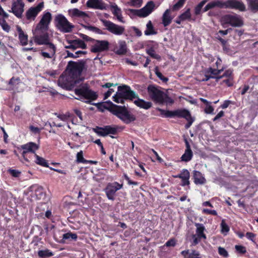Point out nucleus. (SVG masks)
I'll use <instances>...</instances> for the list:
<instances>
[{
  "label": "nucleus",
  "instance_id": "nucleus-1",
  "mask_svg": "<svg viewBox=\"0 0 258 258\" xmlns=\"http://www.w3.org/2000/svg\"><path fill=\"white\" fill-rule=\"evenodd\" d=\"M75 93L78 96L76 99L80 100L88 104L96 106L98 108L102 106L105 109L108 110L113 114L116 116L125 124H129L136 120L135 115L131 113L125 106H119L113 104L111 101H107L106 103L109 105L107 107L101 103H91V102L98 98L97 92L91 90L90 86L87 84H83L79 87L75 89Z\"/></svg>",
  "mask_w": 258,
  "mask_h": 258
},
{
  "label": "nucleus",
  "instance_id": "nucleus-2",
  "mask_svg": "<svg viewBox=\"0 0 258 258\" xmlns=\"http://www.w3.org/2000/svg\"><path fill=\"white\" fill-rule=\"evenodd\" d=\"M86 64V61L82 59L78 61L71 60L68 62L67 70L69 76L62 82V85L68 90H72L75 86L79 84L82 79L78 78L81 75Z\"/></svg>",
  "mask_w": 258,
  "mask_h": 258
},
{
  "label": "nucleus",
  "instance_id": "nucleus-3",
  "mask_svg": "<svg viewBox=\"0 0 258 258\" xmlns=\"http://www.w3.org/2000/svg\"><path fill=\"white\" fill-rule=\"evenodd\" d=\"M157 110L160 112V115L165 117H175L184 118L187 122L185 125V128L188 129L192 125L195 120V118L191 116L189 110L185 108L177 109L173 111L165 110L160 108H157Z\"/></svg>",
  "mask_w": 258,
  "mask_h": 258
},
{
  "label": "nucleus",
  "instance_id": "nucleus-4",
  "mask_svg": "<svg viewBox=\"0 0 258 258\" xmlns=\"http://www.w3.org/2000/svg\"><path fill=\"white\" fill-rule=\"evenodd\" d=\"M147 92L150 98L159 104H173L174 100L169 95L160 90L159 87L154 85H149L147 87Z\"/></svg>",
  "mask_w": 258,
  "mask_h": 258
},
{
  "label": "nucleus",
  "instance_id": "nucleus-5",
  "mask_svg": "<svg viewBox=\"0 0 258 258\" xmlns=\"http://www.w3.org/2000/svg\"><path fill=\"white\" fill-rule=\"evenodd\" d=\"M136 98H138V94L132 90L130 86L123 85L118 87V91L113 96V100L116 103L123 104L125 100H133Z\"/></svg>",
  "mask_w": 258,
  "mask_h": 258
},
{
  "label": "nucleus",
  "instance_id": "nucleus-6",
  "mask_svg": "<svg viewBox=\"0 0 258 258\" xmlns=\"http://www.w3.org/2000/svg\"><path fill=\"white\" fill-rule=\"evenodd\" d=\"M54 23L58 29L63 33L71 32L74 28V26L62 14H58L55 17Z\"/></svg>",
  "mask_w": 258,
  "mask_h": 258
},
{
  "label": "nucleus",
  "instance_id": "nucleus-7",
  "mask_svg": "<svg viewBox=\"0 0 258 258\" xmlns=\"http://www.w3.org/2000/svg\"><path fill=\"white\" fill-rule=\"evenodd\" d=\"M221 22L222 25L229 24L232 27H241L243 25V21L241 17L236 14H227L221 18Z\"/></svg>",
  "mask_w": 258,
  "mask_h": 258
},
{
  "label": "nucleus",
  "instance_id": "nucleus-8",
  "mask_svg": "<svg viewBox=\"0 0 258 258\" xmlns=\"http://www.w3.org/2000/svg\"><path fill=\"white\" fill-rule=\"evenodd\" d=\"M155 4L153 1H150L143 8L140 10L128 9L127 11L133 16H137L139 17H146L149 16L154 10Z\"/></svg>",
  "mask_w": 258,
  "mask_h": 258
},
{
  "label": "nucleus",
  "instance_id": "nucleus-9",
  "mask_svg": "<svg viewBox=\"0 0 258 258\" xmlns=\"http://www.w3.org/2000/svg\"><path fill=\"white\" fill-rule=\"evenodd\" d=\"M195 225L196 227V234L191 236L192 241L191 245H197L202 239H207V236L205 233L206 228L204 225L202 223H195Z\"/></svg>",
  "mask_w": 258,
  "mask_h": 258
},
{
  "label": "nucleus",
  "instance_id": "nucleus-10",
  "mask_svg": "<svg viewBox=\"0 0 258 258\" xmlns=\"http://www.w3.org/2000/svg\"><path fill=\"white\" fill-rule=\"evenodd\" d=\"M101 21L106 29L109 32L114 35H121L123 34L125 31L124 26L117 25L109 20L101 19Z\"/></svg>",
  "mask_w": 258,
  "mask_h": 258
},
{
  "label": "nucleus",
  "instance_id": "nucleus-11",
  "mask_svg": "<svg viewBox=\"0 0 258 258\" xmlns=\"http://www.w3.org/2000/svg\"><path fill=\"white\" fill-rule=\"evenodd\" d=\"M122 187L123 184H120L117 181L108 183L104 188V191L108 199L114 201L115 200L116 192L122 188Z\"/></svg>",
  "mask_w": 258,
  "mask_h": 258
},
{
  "label": "nucleus",
  "instance_id": "nucleus-12",
  "mask_svg": "<svg viewBox=\"0 0 258 258\" xmlns=\"http://www.w3.org/2000/svg\"><path fill=\"white\" fill-rule=\"evenodd\" d=\"M93 131L98 136L106 137L108 135H116L118 133L117 127L115 126L105 125L103 127L96 126L93 128Z\"/></svg>",
  "mask_w": 258,
  "mask_h": 258
},
{
  "label": "nucleus",
  "instance_id": "nucleus-13",
  "mask_svg": "<svg viewBox=\"0 0 258 258\" xmlns=\"http://www.w3.org/2000/svg\"><path fill=\"white\" fill-rule=\"evenodd\" d=\"M24 6L25 4L22 0H13L12 8L8 12L13 13L17 18L21 19L24 11Z\"/></svg>",
  "mask_w": 258,
  "mask_h": 258
},
{
  "label": "nucleus",
  "instance_id": "nucleus-14",
  "mask_svg": "<svg viewBox=\"0 0 258 258\" xmlns=\"http://www.w3.org/2000/svg\"><path fill=\"white\" fill-rule=\"evenodd\" d=\"M51 20V14L49 12H44L39 22L37 24L36 26V31H48L49 29V25L50 24Z\"/></svg>",
  "mask_w": 258,
  "mask_h": 258
},
{
  "label": "nucleus",
  "instance_id": "nucleus-15",
  "mask_svg": "<svg viewBox=\"0 0 258 258\" xmlns=\"http://www.w3.org/2000/svg\"><path fill=\"white\" fill-rule=\"evenodd\" d=\"M34 40L38 45H44L48 43L49 41V34L47 31L38 30L35 28L34 32Z\"/></svg>",
  "mask_w": 258,
  "mask_h": 258
},
{
  "label": "nucleus",
  "instance_id": "nucleus-16",
  "mask_svg": "<svg viewBox=\"0 0 258 258\" xmlns=\"http://www.w3.org/2000/svg\"><path fill=\"white\" fill-rule=\"evenodd\" d=\"M44 7L43 3H40L36 7L30 8L25 13L26 19L29 22L34 21L38 14L40 12Z\"/></svg>",
  "mask_w": 258,
  "mask_h": 258
},
{
  "label": "nucleus",
  "instance_id": "nucleus-17",
  "mask_svg": "<svg viewBox=\"0 0 258 258\" xmlns=\"http://www.w3.org/2000/svg\"><path fill=\"white\" fill-rule=\"evenodd\" d=\"M95 43L91 46V51L98 53L107 51L109 48V43L107 40H95Z\"/></svg>",
  "mask_w": 258,
  "mask_h": 258
},
{
  "label": "nucleus",
  "instance_id": "nucleus-18",
  "mask_svg": "<svg viewBox=\"0 0 258 258\" xmlns=\"http://www.w3.org/2000/svg\"><path fill=\"white\" fill-rule=\"evenodd\" d=\"M39 148V145L33 142H29L21 146L20 153L21 155L27 156L26 154L36 153V151Z\"/></svg>",
  "mask_w": 258,
  "mask_h": 258
},
{
  "label": "nucleus",
  "instance_id": "nucleus-19",
  "mask_svg": "<svg viewBox=\"0 0 258 258\" xmlns=\"http://www.w3.org/2000/svg\"><path fill=\"white\" fill-rule=\"evenodd\" d=\"M223 8L234 9L241 12L245 11V6L241 1L228 0L223 2Z\"/></svg>",
  "mask_w": 258,
  "mask_h": 258
},
{
  "label": "nucleus",
  "instance_id": "nucleus-20",
  "mask_svg": "<svg viewBox=\"0 0 258 258\" xmlns=\"http://www.w3.org/2000/svg\"><path fill=\"white\" fill-rule=\"evenodd\" d=\"M23 84L19 77H13L8 82V90L13 91L17 92H20L22 89H20V87Z\"/></svg>",
  "mask_w": 258,
  "mask_h": 258
},
{
  "label": "nucleus",
  "instance_id": "nucleus-21",
  "mask_svg": "<svg viewBox=\"0 0 258 258\" xmlns=\"http://www.w3.org/2000/svg\"><path fill=\"white\" fill-rule=\"evenodd\" d=\"M86 6L94 9L105 10L107 9V5L102 0H88Z\"/></svg>",
  "mask_w": 258,
  "mask_h": 258
},
{
  "label": "nucleus",
  "instance_id": "nucleus-22",
  "mask_svg": "<svg viewBox=\"0 0 258 258\" xmlns=\"http://www.w3.org/2000/svg\"><path fill=\"white\" fill-rule=\"evenodd\" d=\"M173 177L181 179L180 185L182 186L189 185L190 184V173L188 170L186 169H182L179 174L174 175Z\"/></svg>",
  "mask_w": 258,
  "mask_h": 258
},
{
  "label": "nucleus",
  "instance_id": "nucleus-23",
  "mask_svg": "<svg viewBox=\"0 0 258 258\" xmlns=\"http://www.w3.org/2000/svg\"><path fill=\"white\" fill-rule=\"evenodd\" d=\"M184 142L185 145V150L184 154L181 156V161L184 162H188L190 161L193 157V152L190 148V144L186 138L184 139Z\"/></svg>",
  "mask_w": 258,
  "mask_h": 258
},
{
  "label": "nucleus",
  "instance_id": "nucleus-24",
  "mask_svg": "<svg viewBox=\"0 0 258 258\" xmlns=\"http://www.w3.org/2000/svg\"><path fill=\"white\" fill-rule=\"evenodd\" d=\"M180 254L184 258H202L200 252L195 249H186L182 250Z\"/></svg>",
  "mask_w": 258,
  "mask_h": 258
},
{
  "label": "nucleus",
  "instance_id": "nucleus-25",
  "mask_svg": "<svg viewBox=\"0 0 258 258\" xmlns=\"http://www.w3.org/2000/svg\"><path fill=\"white\" fill-rule=\"evenodd\" d=\"M110 8L113 15L117 18V19L120 22L124 23L121 9L119 8L115 3L110 6Z\"/></svg>",
  "mask_w": 258,
  "mask_h": 258
},
{
  "label": "nucleus",
  "instance_id": "nucleus-26",
  "mask_svg": "<svg viewBox=\"0 0 258 258\" xmlns=\"http://www.w3.org/2000/svg\"><path fill=\"white\" fill-rule=\"evenodd\" d=\"M193 179L194 183L197 184H204L206 183V180L202 173L197 170L193 172Z\"/></svg>",
  "mask_w": 258,
  "mask_h": 258
},
{
  "label": "nucleus",
  "instance_id": "nucleus-27",
  "mask_svg": "<svg viewBox=\"0 0 258 258\" xmlns=\"http://www.w3.org/2000/svg\"><path fill=\"white\" fill-rule=\"evenodd\" d=\"M137 99L134 101V103L138 107L143 108L144 109H149L152 106V103L150 101H146L145 100L140 99L138 96Z\"/></svg>",
  "mask_w": 258,
  "mask_h": 258
},
{
  "label": "nucleus",
  "instance_id": "nucleus-28",
  "mask_svg": "<svg viewBox=\"0 0 258 258\" xmlns=\"http://www.w3.org/2000/svg\"><path fill=\"white\" fill-rule=\"evenodd\" d=\"M171 10H165L162 17V24L164 27L168 26L172 22L173 17L171 16Z\"/></svg>",
  "mask_w": 258,
  "mask_h": 258
},
{
  "label": "nucleus",
  "instance_id": "nucleus-29",
  "mask_svg": "<svg viewBox=\"0 0 258 258\" xmlns=\"http://www.w3.org/2000/svg\"><path fill=\"white\" fill-rule=\"evenodd\" d=\"M16 29L20 44L22 46L26 45L28 44V35L24 33L20 26H17Z\"/></svg>",
  "mask_w": 258,
  "mask_h": 258
},
{
  "label": "nucleus",
  "instance_id": "nucleus-30",
  "mask_svg": "<svg viewBox=\"0 0 258 258\" xmlns=\"http://www.w3.org/2000/svg\"><path fill=\"white\" fill-rule=\"evenodd\" d=\"M224 68L221 69H218L210 67L206 70L208 72V74H210V76L214 77L213 79H215L216 81L218 82L220 80V79H218L220 76V74L224 71Z\"/></svg>",
  "mask_w": 258,
  "mask_h": 258
},
{
  "label": "nucleus",
  "instance_id": "nucleus-31",
  "mask_svg": "<svg viewBox=\"0 0 258 258\" xmlns=\"http://www.w3.org/2000/svg\"><path fill=\"white\" fill-rule=\"evenodd\" d=\"M68 43H72L73 45L75 47V49L78 48L82 49H86L87 45L84 41L80 39H76L74 40H67Z\"/></svg>",
  "mask_w": 258,
  "mask_h": 258
},
{
  "label": "nucleus",
  "instance_id": "nucleus-32",
  "mask_svg": "<svg viewBox=\"0 0 258 258\" xmlns=\"http://www.w3.org/2000/svg\"><path fill=\"white\" fill-rule=\"evenodd\" d=\"M144 33L145 35L147 36L156 35L157 34V31L155 29L151 21H149L147 23L146 29L144 31Z\"/></svg>",
  "mask_w": 258,
  "mask_h": 258
},
{
  "label": "nucleus",
  "instance_id": "nucleus-33",
  "mask_svg": "<svg viewBox=\"0 0 258 258\" xmlns=\"http://www.w3.org/2000/svg\"><path fill=\"white\" fill-rule=\"evenodd\" d=\"M200 100L206 105V107L204 109V111L206 113H207V114L213 113L214 108L211 105V102L208 101L207 100L204 99L203 98H200Z\"/></svg>",
  "mask_w": 258,
  "mask_h": 258
},
{
  "label": "nucleus",
  "instance_id": "nucleus-34",
  "mask_svg": "<svg viewBox=\"0 0 258 258\" xmlns=\"http://www.w3.org/2000/svg\"><path fill=\"white\" fill-rule=\"evenodd\" d=\"M71 15L72 17L84 18L88 17V15L84 12L81 11L77 8L72 10Z\"/></svg>",
  "mask_w": 258,
  "mask_h": 258
},
{
  "label": "nucleus",
  "instance_id": "nucleus-35",
  "mask_svg": "<svg viewBox=\"0 0 258 258\" xmlns=\"http://www.w3.org/2000/svg\"><path fill=\"white\" fill-rule=\"evenodd\" d=\"M248 7L252 13L258 12V0H248Z\"/></svg>",
  "mask_w": 258,
  "mask_h": 258
},
{
  "label": "nucleus",
  "instance_id": "nucleus-36",
  "mask_svg": "<svg viewBox=\"0 0 258 258\" xmlns=\"http://www.w3.org/2000/svg\"><path fill=\"white\" fill-rule=\"evenodd\" d=\"M34 162L36 163L37 164L42 166L45 167H49L48 163L47 161L43 158L40 157L38 155H36V158L34 160Z\"/></svg>",
  "mask_w": 258,
  "mask_h": 258
},
{
  "label": "nucleus",
  "instance_id": "nucleus-37",
  "mask_svg": "<svg viewBox=\"0 0 258 258\" xmlns=\"http://www.w3.org/2000/svg\"><path fill=\"white\" fill-rule=\"evenodd\" d=\"M38 255L41 258L49 257L53 255V252L48 249L40 250L38 252Z\"/></svg>",
  "mask_w": 258,
  "mask_h": 258
},
{
  "label": "nucleus",
  "instance_id": "nucleus-38",
  "mask_svg": "<svg viewBox=\"0 0 258 258\" xmlns=\"http://www.w3.org/2000/svg\"><path fill=\"white\" fill-rule=\"evenodd\" d=\"M209 9H212L215 7H218L219 8H223V2L221 1H215L210 2L207 4Z\"/></svg>",
  "mask_w": 258,
  "mask_h": 258
},
{
  "label": "nucleus",
  "instance_id": "nucleus-39",
  "mask_svg": "<svg viewBox=\"0 0 258 258\" xmlns=\"http://www.w3.org/2000/svg\"><path fill=\"white\" fill-rule=\"evenodd\" d=\"M146 52L153 58L156 59L157 60H160L161 59V56L155 53L154 48L153 47H151L146 50Z\"/></svg>",
  "mask_w": 258,
  "mask_h": 258
},
{
  "label": "nucleus",
  "instance_id": "nucleus-40",
  "mask_svg": "<svg viewBox=\"0 0 258 258\" xmlns=\"http://www.w3.org/2000/svg\"><path fill=\"white\" fill-rule=\"evenodd\" d=\"M126 52V45L124 41H122L119 44V48L116 51V53L119 55L125 54Z\"/></svg>",
  "mask_w": 258,
  "mask_h": 258
},
{
  "label": "nucleus",
  "instance_id": "nucleus-41",
  "mask_svg": "<svg viewBox=\"0 0 258 258\" xmlns=\"http://www.w3.org/2000/svg\"><path fill=\"white\" fill-rule=\"evenodd\" d=\"M36 153H31V154H26V155L27 157H26V156L21 155L22 157H23L24 161L28 163H31L32 161H34L35 160L36 156Z\"/></svg>",
  "mask_w": 258,
  "mask_h": 258
},
{
  "label": "nucleus",
  "instance_id": "nucleus-42",
  "mask_svg": "<svg viewBox=\"0 0 258 258\" xmlns=\"http://www.w3.org/2000/svg\"><path fill=\"white\" fill-rule=\"evenodd\" d=\"M35 187L36 188L35 189V195L36 196V199L40 200L43 196H44L43 191V188L39 186H36Z\"/></svg>",
  "mask_w": 258,
  "mask_h": 258
},
{
  "label": "nucleus",
  "instance_id": "nucleus-43",
  "mask_svg": "<svg viewBox=\"0 0 258 258\" xmlns=\"http://www.w3.org/2000/svg\"><path fill=\"white\" fill-rule=\"evenodd\" d=\"M224 77H226L227 78H230L231 77L234 78L233 69H229L226 70L222 75H220L218 79H220V80Z\"/></svg>",
  "mask_w": 258,
  "mask_h": 258
},
{
  "label": "nucleus",
  "instance_id": "nucleus-44",
  "mask_svg": "<svg viewBox=\"0 0 258 258\" xmlns=\"http://www.w3.org/2000/svg\"><path fill=\"white\" fill-rule=\"evenodd\" d=\"M186 0H179L176 4H175L172 8V11H176L181 9L184 5Z\"/></svg>",
  "mask_w": 258,
  "mask_h": 258
},
{
  "label": "nucleus",
  "instance_id": "nucleus-45",
  "mask_svg": "<svg viewBox=\"0 0 258 258\" xmlns=\"http://www.w3.org/2000/svg\"><path fill=\"white\" fill-rule=\"evenodd\" d=\"M207 0H203L195 8V13L196 15L200 14L203 6L205 5Z\"/></svg>",
  "mask_w": 258,
  "mask_h": 258
},
{
  "label": "nucleus",
  "instance_id": "nucleus-46",
  "mask_svg": "<svg viewBox=\"0 0 258 258\" xmlns=\"http://www.w3.org/2000/svg\"><path fill=\"white\" fill-rule=\"evenodd\" d=\"M84 27L87 30L92 31L96 34H104L103 33V32L101 29H99L98 28H97L96 27L91 26V25L85 26Z\"/></svg>",
  "mask_w": 258,
  "mask_h": 258
},
{
  "label": "nucleus",
  "instance_id": "nucleus-47",
  "mask_svg": "<svg viewBox=\"0 0 258 258\" xmlns=\"http://www.w3.org/2000/svg\"><path fill=\"white\" fill-rule=\"evenodd\" d=\"M191 18V14L190 9H187L184 12L179 15V18L183 21L190 19Z\"/></svg>",
  "mask_w": 258,
  "mask_h": 258
},
{
  "label": "nucleus",
  "instance_id": "nucleus-48",
  "mask_svg": "<svg viewBox=\"0 0 258 258\" xmlns=\"http://www.w3.org/2000/svg\"><path fill=\"white\" fill-rule=\"evenodd\" d=\"M77 238H78V236L76 234L73 233L71 232H68L67 233L63 234L62 240H63L72 239L76 240Z\"/></svg>",
  "mask_w": 258,
  "mask_h": 258
},
{
  "label": "nucleus",
  "instance_id": "nucleus-49",
  "mask_svg": "<svg viewBox=\"0 0 258 258\" xmlns=\"http://www.w3.org/2000/svg\"><path fill=\"white\" fill-rule=\"evenodd\" d=\"M77 162L78 163H82L83 164H85V163L86 162V159L84 158L83 152L82 150L78 152L77 154Z\"/></svg>",
  "mask_w": 258,
  "mask_h": 258
},
{
  "label": "nucleus",
  "instance_id": "nucleus-50",
  "mask_svg": "<svg viewBox=\"0 0 258 258\" xmlns=\"http://www.w3.org/2000/svg\"><path fill=\"white\" fill-rule=\"evenodd\" d=\"M155 74L156 75V76L161 80L164 83H167L169 79L167 77H165V76H164L160 72L157 68L156 69V71H155Z\"/></svg>",
  "mask_w": 258,
  "mask_h": 258
},
{
  "label": "nucleus",
  "instance_id": "nucleus-51",
  "mask_svg": "<svg viewBox=\"0 0 258 258\" xmlns=\"http://www.w3.org/2000/svg\"><path fill=\"white\" fill-rule=\"evenodd\" d=\"M221 232L222 233L228 232L230 229L228 225L226 223L224 220H222L221 223Z\"/></svg>",
  "mask_w": 258,
  "mask_h": 258
},
{
  "label": "nucleus",
  "instance_id": "nucleus-52",
  "mask_svg": "<svg viewBox=\"0 0 258 258\" xmlns=\"http://www.w3.org/2000/svg\"><path fill=\"white\" fill-rule=\"evenodd\" d=\"M235 248L236 251L239 254H244L246 252L245 247L242 245H236Z\"/></svg>",
  "mask_w": 258,
  "mask_h": 258
},
{
  "label": "nucleus",
  "instance_id": "nucleus-53",
  "mask_svg": "<svg viewBox=\"0 0 258 258\" xmlns=\"http://www.w3.org/2000/svg\"><path fill=\"white\" fill-rule=\"evenodd\" d=\"M45 45H47L48 46L51 54L52 55H55L56 52V47L55 45L52 43L49 42V41H48V43L45 44Z\"/></svg>",
  "mask_w": 258,
  "mask_h": 258
},
{
  "label": "nucleus",
  "instance_id": "nucleus-54",
  "mask_svg": "<svg viewBox=\"0 0 258 258\" xmlns=\"http://www.w3.org/2000/svg\"><path fill=\"white\" fill-rule=\"evenodd\" d=\"M176 244V240L175 238H172L168 240L164 244V246L167 247L172 246L174 247Z\"/></svg>",
  "mask_w": 258,
  "mask_h": 258
},
{
  "label": "nucleus",
  "instance_id": "nucleus-55",
  "mask_svg": "<svg viewBox=\"0 0 258 258\" xmlns=\"http://www.w3.org/2000/svg\"><path fill=\"white\" fill-rule=\"evenodd\" d=\"M130 5L133 7H140L142 4V0H130Z\"/></svg>",
  "mask_w": 258,
  "mask_h": 258
},
{
  "label": "nucleus",
  "instance_id": "nucleus-56",
  "mask_svg": "<svg viewBox=\"0 0 258 258\" xmlns=\"http://www.w3.org/2000/svg\"><path fill=\"white\" fill-rule=\"evenodd\" d=\"M202 213L205 214L212 215L214 216L217 215V212L216 210H209L208 209H204L202 210Z\"/></svg>",
  "mask_w": 258,
  "mask_h": 258
},
{
  "label": "nucleus",
  "instance_id": "nucleus-57",
  "mask_svg": "<svg viewBox=\"0 0 258 258\" xmlns=\"http://www.w3.org/2000/svg\"><path fill=\"white\" fill-rule=\"evenodd\" d=\"M8 171L12 176L15 177H18L21 175V172L17 170L10 169Z\"/></svg>",
  "mask_w": 258,
  "mask_h": 258
},
{
  "label": "nucleus",
  "instance_id": "nucleus-58",
  "mask_svg": "<svg viewBox=\"0 0 258 258\" xmlns=\"http://www.w3.org/2000/svg\"><path fill=\"white\" fill-rule=\"evenodd\" d=\"M218 253L220 255H222L225 257H227L228 256V253L227 251L223 247H219L218 248Z\"/></svg>",
  "mask_w": 258,
  "mask_h": 258
},
{
  "label": "nucleus",
  "instance_id": "nucleus-59",
  "mask_svg": "<svg viewBox=\"0 0 258 258\" xmlns=\"http://www.w3.org/2000/svg\"><path fill=\"white\" fill-rule=\"evenodd\" d=\"M223 83L225 84L228 87H231L234 84V78H227L223 81Z\"/></svg>",
  "mask_w": 258,
  "mask_h": 258
},
{
  "label": "nucleus",
  "instance_id": "nucleus-60",
  "mask_svg": "<svg viewBox=\"0 0 258 258\" xmlns=\"http://www.w3.org/2000/svg\"><path fill=\"white\" fill-rule=\"evenodd\" d=\"M79 36H80V37H81L83 40L86 41H90V42H94L95 40L93 38H92L90 37H89L88 36L85 35V34H82V33H80L79 34Z\"/></svg>",
  "mask_w": 258,
  "mask_h": 258
},
{
  "label": "nucleus",
  "instance_id": "nucleus-61",
  "mask_svg": "<svg viewBox=\"0 0 258 258\" xmlns=\"http://www.w3.org/2000/svg\"><path fill=\"white\" fill-rule=\"evenodd\" d=\"M123 176H124V179L127 181V183L128 184L134 185H138V182L131 180L127 174H124Z\"/></svg>",
  "mask_w": 258,
  "mask_h": 258
},
{
  "label": "nucleus",
  "instance_id": "nucleus-62",
  "mask_svg": "<svg viewBox=\"0 0 258 258\" xmlns=\"http://www.w3.org/2000/svg\"><path fill=\"white\" fill-rule=\"evenodd\" d=\"M123 176H124V179L127 181V183L128 184L134 185H138V182L131 180L127 174H124Z\"/></svg>",
  "mask_w": 258,
  "mask_h": 258
},
{
  "label": "nucleus",
  "instance_id": "nucleus-63",
  "mask_svg": "<svg viewBox=\"0 0 258 258\" xmlns=\"http://www.w3.org/2000/svg\"><path fill=\"white\" fill-rule=\"evenodd\" d=\"M245 236L247 237V238H248V239L251 240L252 241H254V238L255 237V234H254V233H253L252 232H247L246 233Z\"/></svg>",
  "mask_w": 258,
  "mask_h": 258
},
{
  "label": "nucleus",
  "instance_id": "nucleus-64",
  "mask_svg": "<svg viewBox=\"0 0 258 258\" xmlns=\"http://www.w3.org/2000/svg\"><path fill=\"white\" fill-rule=\"evenodd\" d=\"M30 130L35 134H39L41 130L38 127L33 125H30L29 127Z\"/></svg>",
  "mask_w": 258,
  "mask_h": 258
}]
</instances>
